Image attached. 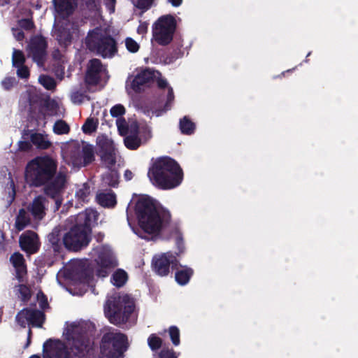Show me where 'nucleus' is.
<instances>
[{"label": "nucleus", "instance_id": "1", "mask_svg": "<svg viewBox=\"0 0 358 358\" xmlns=\"http://www.w3.org/2000/svg\"><path fill=\"white\" fill-rule=\"evenodd\" d=\"M57 162L48 155L38 156L30 160L24 170V180L30 187H43V193L55 201L58 209L62 203L66 183L64 172L57 173Z\"/></svg>", "mask_w": 358, "mask_h": 358}, {"label": "nucleus", "instance_id": "2", "mask_svg": "<svg viewBox=\"0 0 358 358\" xmlns=\"http://www.w3.org/2000/svg\"><path fill=\"white\" fill-rule=\"evenodd\" d=\"M98 217L99 213L92 208L79 213L75 224L64 234V248L69 252H78L88 246L92 240V225L96 223Z\"/></svg>", "mask_w": 358, "mask_h": 358}, {"label": "nucleus", "instance_id": "3", "mask_svg": "<svg viewBox=\"0 0 358 358\" xmlns=\"http://www.w3.org/2000/svg\"><path fill=\"white\" fill-rule=\"evenodd\" d=\"M140 228L148 234H157L171 221L169 211H159L152 199L149 197L139 199L135 206Z\"/></svg>", "mask_w": 358, "mask_h": 358}, {"label": "nucleus", "instance_id": "4", "mask_svg": "<svg viewBox=\"0 0 358 358\" xmlns=\"http://www.w3.org/2000/svg\"><path fill=\"white\" fill-rule=\"evenodd\" d=\"M148 176L152 183L162 189H171L180 185L183 171L179 164L170 157L157 158L149 168Z\"/></svg>", "mask_w": 358, "mask_h": 358}, {"label": "nucleus", "instance_id": "5", "mask_svg": "<svg viewBox=\"0 0 358 358\" xmlns=\"http://www.w3.org/2000/svg\"><path fill=\"white\" fill-rule=\"evenodd\" d=\"M136 301L128 294L115 293L108 298L104 313L108 321L116 326L127 323L135 316Z\"/></svg>", "mask_w": 358, "mask_h": 358}, {"label": "nucleus", "instance_id": "6", "mask_svg": "<svg viewBox=\"0 0 358 358\" xmlns=\"http://www.w3.org/2000/svg\"><path fill=\"white\" fill-rule=\"evenodd\" d=\"M129 348L127 336L117 330L103 334L100 341V353L106 358H123Z\"/></svg>", "mask_w": 358, "mask_h": 358}, {"label": "nucleus", "instance_id": "7", "mask_svg": "<svg viewBox=\"0 0 358 358\" xmlns=\"http://www.w3.org/2000/svg\"><path fill=\"white\" fill-rule=\"evenodd\" d=\"M177 22L171 14L159 17L152 24V38L159 45H169L173 40Z\"/></svg>", "mask_w": 358, "mask_h": 358}, {"label": "nucleus", "instance_id": "8", "mask_svg": "<svg viewBox=\"0 0 358 358\" xmlns=\"http://www.w3.org/2000/svg\"><path fill=\"white\" fill-rule=\"evenodd\" d=\"M87 48L103 58H111L117 52V43L109 35H103L99 32H93L86 38Z\"/></svg>", "mask_w": 358, "mask_h": 358}, {"label": "nucleus", "instance_id": "9", "mask_svg": "<svg viewBox=\"0 0 358 358\" xmlns=\"http://www.w3.org/2000/svg\"><path fill=\"white\" fill-rule=\"evenodd\" d=\"M15 320L22 328H25L27 324L32 327L42 328L45 321V315L40 310L24 308L17 313Z\"/></svg>", "mask_w": 358, "mask_h": 358}, {"label": "nucleus", "instance_id": "10", "mask_svg": "<svg viewBox=\"0 0 358 358\" xmlns=\"http://www.w3.org/2000/svg\"><path fill=\"white\" fill-rule=\"evenodd\" d=\"M179 265L176 256L171 252L155 256L152 260V270L160 276H166L170 272V268L175 270Z\"/></svg>", "mask_w": 358, "mask_h": 358}, {"label": "nucleus", "instance_id": "11", "mask_svg": "<svg viewBox=\"0 0 358 358\" xmlns=\"http://www.w3.org/2000/svg\"><path fill=\"white\" fill-rule=\"evenodd\" d=\"M48 42L45 37L37 35L32 37L28 45V56L38 64H43L47 55Z\"/></svg>", "mask_w": 358, "mask_h": 358}, {"label": "nucleus", "instance_id": "12", "mask_svg": "<svg viewBox=\"0 0 358 358\" xmlns=\"http://www.w3.org/2000/svg\"><path fill=\"white\" fill-rule=\"evenodd\" d=\"M66 340L78 350H83L89 343L87 331L80 326L71 324L65 334Z\"/></svg>", "mask_w": 358, "mask_h": 358}, {"label": "nucleus", "instance_id": "13", "mask_svg": "<svg viewBox=\"0 0 358 358\" xmlns=\"http://www.w3.org/2000/svg\"><path fill=\"white\" fill-rule=\"evenodd\" d=\"M155 72L150 69H145L138 72L134 77L130 76L127 83L130 80V87L136 93L141 92L144 87L154 82Z\"/></svg>", "mask_w": 358, "mask_h": 358}, {"label": "nucleus", "instance_id": "14", "mask_svg": "<svg viewBox=\"0 0 358 358\" xmlns=\"http://www.w3.org/2000/svg\"><path fill=\"white\" fill-rule=\"evenodd\" d=\"M43 358H69L64 344L59 340L49 338L43 345Z\"/></svg>", "mask_w": 358, "mask_h": 358}, {"label": "nucleus", "instance_id": "15", "mask_svg": "<svg viewBox=\"0 0 358 358\" xmlns=\"http://www.w3.org/2000/svg\"><path fill=\"white\" fill-rule=\"evenodd\" d=\"M19 243L21 250L28 255L38 252L41 246L38 234L31 230H28L20 235Z\"/></svg>", "mask_w": 358, "mask_h": 358}, {"label": "nucleus", "instance_id": "16", "mask_svg": "<svg viewBox=\"0 0 358 358\" xmlns=\"http://www.w3.org/2000/svg\"><path fill=\"white\" fill-rule=\"evenodd\" d=\"M103 65L100 59H92L89 62L86 71L85 82L87 85L96 86L101 80V73Z\"/></svg>", "mask_w": 358, "mask_h": 358}, {"label": "nucleus", "instance_id": "17", "mask_svg": "<svg viewBox=\"0 0 358 358\" xmlns=\"http://www.w3.org/2000/svg\"><path fill=\"white\" fill-rule=\"evenodd\" d=\"M47 199L43 195L36 196L27 206V210L36 220H42L46 215Z\"/></svg>", "mask_w": 358, "mask_h": 358}, {"label": "nucleus", "instance_id": "18", "mask_svg": "<svg viewBox=\"0 0 358 358\" xmlns=\"http://www.w3.org/2000/svg\"><path fill=\"white\" fill-rule=\"evenodd\" d=\"M63 237L64 234L59 227H55L47 236V245L55 255L61 254L64 250Z\"/></svg>", "mask_w": 358, "mask_h": 358}, {"label": "nucleus", "instance_id": "19", "mask_svg": "<svg viewBox=\"0 0 358 358\" xmlns=\"http://www.w3.org/2000/svg\"><path fill=\"white\" fill-rule=\"evenodd\" d=\"M99 155L101 159L108 167L113 166L116 163L115 148L112 142L104 141L99 143Z\"/></svg>", "mask_w": 358, "mask_h": 358}, {"label": "nucleus", "instance_id": "20", "mask_svg": "<svg viewBox=\"0 0 358 358\" xmlns=\"http://www.w3.org/2000/svg\"><path fill=\"white\" fill-rule=\"evenodd\" d=\"M10 260L15 269L16 278L20 282H24L27 270L23 255L20 252H15L10 256Z\"/></svg>", "mask_w": 358, "mask_h": 358}, {"label": "nucleus", "instance_id": "21", "mask_svg": "<svg viewBox=\"0 0 358 358\" xmlns=\"http://www.w3.org/2000/svg\"><path fill=\"white\" fill-rule=\"evenodd\" d=\"M52 2L57 13L63 17L71 15L77 6L76 0H53Z\"/></svg>", "mask_w": 358, "mask_h": 358}, {"label": "nucleus", "instance_id": "22", "mask_svg": "<svg viewBox=\"0 0 358 358\" xmlns=\"http://www.w3.org/2000/svg\"><path fill=\"white\" fill-rule=\"evenodd\" d=\"M81 152L80 158L76 157L74 159L75 166L85 167L95 160L94 150L92 145L86 144L83 145Z\"/></svg>", "mask_w": 358, "mask_h": 358}, {"label": "nucleus", "instance_id": "23", "mask_svg": "<svg viewBox=\"0 0 358 358\" xmlns=\"http://www.w3.org/2000/svg\"><path fill=\"white\" fill-rule=\"evenodd\" d=\"M73 277L80 282H88L92 278L90 268L84 263L80 262L72 268Z\"/></svg>", "mask_w": 358, "mask_h": 358}, {"label": "nucleus", "instance_id": "24", "mask_svg": "<svg viewBox=\"0 0 358 358\" xmlns=\"http://www.w3.org/2000/svg\"><path fill=\"white\" fill-rule=\"evenodd\" d=\"M55 36L61 47L67 48L72 43L73 34L66 27L59 26L55 30Z\"/></svg>", "mask_w": 358, "mask_h": 358}, {"label": "nucleus", "instance_id": "25", "mask_svg": "<svg viewBox=\"0 0 358 358\" xmlns=\"http://www.w3.org/2000/svg\"><path fill=\"white\" fill-rule=\"evenodd\" d=\"M175 280L180 285H187L194 274V270L187 266H182L180 263L176 269Z\"/></svg>", "mask_w": 358, "mask_h": 358}, {"label": "nucleus", "instance_id": "26", "mask_svg": "<svg viewBox=\"0 0 358 358\" xmlns=\"http://www.w3.org/2000/svg\"><path fill=\"white\" fill-rule=\"evenodd\" d=\"M96 200L100 206L105 208L114 207L117 203L116 196L112 191L107 193L101 192L97 194Z\"/></svg>", "mask_w": 358, "mask_h": 358}, {"label": "nucleus", "instance_id": "27", "mask_svg": "<svg viewBox=\"0 0 358 358\" xmlns=\"http://www.w3.org/2000/svg\"><path fill=\"white\" fill-rule=\"evenodd\" d=\"M31 222V218L24 208H20L15 217V227L18 231L25 229Z\"/></svg>", "mask_w": 358, "mask_h": 358}, {"label": "nucleus", "instance_id": "28", "mask_svg": "<svg viewBox=\"0 0 358 358\" xmlns=\"http://www.w3.org/2000/svg\"><path fill=\"white\" fill-rule=\"evenodd\" d=\"M124 143L127 148L135 150L141 145L142 141L137 133H131L130 134L125 136L124 138Z\"/></svg>", "mask_w": 358, "mask_h": 358}, {"label": "nucleus", "instance_id": "29", "mask_svg": "<svg viewBox=\"0 0 358 358\" xmlns=\"http://www.w3.org/2000/svg\"><path fill=\"white\" fill-rule=\"evenodd\" d=\"M179 127L181 133L185 135H192L196 129L195 124L187 116L180 120Z\"/></svg>", "mask_w": 358, "mask_h": 358}, {"label": "nucleus", "instance_id": "30", "mask_svg": "<svg viewBox=\"0 0 358 358\" xmlns=\"http://www.w3.org/2000/svg\"><path fill=\"white\" fill-rule=\"evenodd\" d=\"M31 142L39 149L45 150L50 147L51 143L40 133H34L30 136Z\"/></svg>", "mask_w": 358, "mask_h": 358}, {"label": "nucleus", "instance_id": "31", "mask_svg": "<svg viewBox=\"0 0 358 358\" xmlns=\"http://www.w3.org/2000/svg\"><path fill=\"white\" fill-rule=\"evenodd\" d=\"M128 275L122 269H117L111 277L112 283L117 287H122L127 282Z\"/></svg>", "mask_w": 358, "mask_h": 358}, {"label": "nucleus", "instance_id": "32", "mask_svg": "<svg viewBox=\"0 0 358 358\" xmlns=\"http://www.w3.org/2000/svg\"><path fill=\"white\" fill-rule=\"evenodd\" d=\"M17 288L16 295L24 303L28 302L31 297V289L24 284H19Z\"/></svg>", "mask_w": 358, "mask_h": 358}, {"label": "nucleus", "instance_id": "33", "mask_svg": "<svg viewBox=\"0 0 358 358\" xmlns=\"http://www.w3.org/2000/svg\"><path fill=\"white\" fill-rule=\"evenodd\" d=\"M148 345L154 352H157L160 349L162 350L164 347L163 345V340L156 334H151L148 336Z\"/></svg>", "mask_w": 358, "mask_h": 358}, {"label": "nucleus", "instance_id": "34", "mask_svg": "<svg viewBox=\"0 0 358 358\" xmlns=\"http://www.w3.org/2000/svg\"><path fill=\"white\" fill-rule=\"evenodd\" d=\"M90 193V187L88 183L85 182L83 184L82 187L76 191V196L78 201L87 203L90 200L89 197Z\"/></svg>", "mask_w": 358, "mask_h": 358}, {"label": "nucleus", "instance_id": "35", "mask_svg": "<svg viewBox=\"0 0 358 358\" xmlns=\"http://www.w3.org/2000/svg\"><path fill=\"white\" fill-rule=\"evenodd\" d=\"M53 131L58 135L66 134L70 131V127L64 120H59L55 123Z\"/></svg>", "mask_w": 358, "mask_h": 358}, {"label": "nucleus", "instance_id": "36", "mask_svg": "<svg viewBox=\"0 0 358 358\" xmlns=\"http://www.w3.org/2000/svg\"><path fill=\"white\" fill-rule=\"evenodd\" d=\"M155 1L156 0H134V5L136 8L141 10L142 13H145L156 5Z\"/></svg>", "mask_w": 358, "mask_h": 358}, {"label": "nucleus", "instance_id": "37", "mask_svg": "<svg viewBox=\"0 0 358 358\" xmlns=\"http://www.w3.org/2000/svg\"><path fill=\"white\" fill-rule=\"evenodd\" d=\"M39 82L48 90H55L57 85L55 80L49 76H41L39 77Z\"/></svg>", "mask_w": 358, "mask_h": 358}, {"label": "nucleus", "instance_id": "38", "mask_svg": "<svg viewBox=\"0 0 358 358\" xmlns=\"http://www.w3.org/2000/svg\"><path fill=\"white\" fill-rule=\"evenodd\" d=\"M26 61L24 55L22 50H13V56H12V64L14 67L18 66H22L24 64Z\"/></svg>", "mask_w": 358, "mask_h": 358}, {"label": "nucleus", "instance_id": "39", "mask_svg": "<svg viewBox=\"0 0 358 358\" xmlns=\"http://www.w3.org/2000/svg\"><path fill=\"white\" fill-rule=\"evenodd\" d=\"M169 334L172 343L178 346L180 343V330L176 326H171L169 329Z\"/></svg>", "mask_w": 358, "mask_h": 358}, {"label": "nucleus", "instance_id": "40", "mask_svg": "<svg viewBox=\"0 0 358 358\" xmlns=\"http://www.w3.org/2000/svg\"><path fill=\"white\" fill-rule=\"evenodd\" d=\"M97 122L92 118H87L82 127V130L85 134H91L96 130Z\"/></svg>", "mask_w": 358, "mask_h": 358}, {"label": "nucleus", "instance_id": "41", "mask_svg": "<svg viewBox=\"0 0 358 358\" xmlns=\"http://www.w3.org/2000/svg\"><path fill=\"white\" fill-rule=\"evenodd\" d=\"M182 45L180 46H177L176 48H173L172 52H171L170 56H168L165 59V62L166 64H170L176 60L177 59L181 57L183 55V52L181 50Z\"/></svg>", "mask_w": 358, "mask_h": 358}, {"label": "nucleus", "instance_id": "42", "mask_svg": "<svg viewBox=\"0 0 358 358\" xmlns=\"http://www.w3.org/2000/svg\"><path fill=\"white\" fill-rule=\"evenodd\" d=\"M174 93L173 88L171 87H168V93H167V97L166 103L164 105V107L162 110V112L166 113V111L171 110L172 103L174 101Z\"/></svg>", "mask_w": 358, "mask_h": 358}, {"label": "nucleus", "instance_id": "43", "mask_svg": "<svg viewBox=\"0 0 358 358\" xmlns=\"http://www.w3.org/2000/svg\"><path fill=\"white\" fill-rule=\"evenodd\" d=\"M155 358H178V357L173 349L164 345Z\"/></svg>", "mask_w": 358, "mask_h": 358}, {"label": "nucleus", "instance_id": "44", "mask_svg": "<svg viewBox=\"0 0 358 358\" xmlns=\"http://www.w3.org/2000/svg\"><path fill=\"white\" fill-rule=\"evenodd\" d=\"M120 135L125 136L129 132V126L124 118H118L116 121Z\"/></svg>", "mask_w": 358, "mask_h": 358}, {"label": "nucleus", "instance_id": "45", "mask_svg": "<svg viewBox=\"0 0 358 358\" xmlns=\"http://www.w3.org/2000/svg\"><path fill=\"white\" fill-rule=\"evenodd\" d=\"M125 45L127 50L132 53L137 52L140 48L138 43L130 37L125 39Z\"/></svg>", "mask_w": 358, "mask_h": 358}, {"label": "nucleus", "instance_id": "46", "mask_svg": "<svg viewBox=\"0 0 358 358\" xmlns=\"http://www.w3.org/2000/svg\"><path fill=\"white\" fill-rule=\"evenodd\" d=\"M82 155L80 146L79 144H76L73 145L70 151H69V157L71 161V163L75 166V159L76 157L80 158V156Z\"/></svg>", "mask_w": 358, "mask_h": 358}, {"label": "nucleus", "instance_id": "47", "mask_svg": "<svg viewBox=\"0 0 358 358\" xmlns=\"http://www.w3.org/2000/svg\"><path fill=\"white\" fill-rule=\"evenodd\" d=\"M111 116L114 117H119L126 113V109L122 104H116L113 106L110 110Z\"/></svg>", "mask_w": 358, "mask_h": 358}, {"label": "nucleus", "instance_id": "48", "mask_svg": "<svg viewBox=\"0 0 358 358\" xmlns=\"http://www.w3.org/2000/svg\"><path fill=\"white\" fill-rule=\"evenodd\" d=\"M85 96V92L76 90L71 93V99L73 103L80 104L83 102Z\"/></svg>", "mask_w": 358, "mask_h": 358}, {"label": "nucleus", "instance_id": "49", "mask_svg": "<svg viewBox=\"0 0 358 358\" xmlns=\"http://www.w3.org/2000/svg\"><path fill=\"white\" fill-rule=\"evenodd\" d=\"M16 83H17V81H16L15 78H14V77H6L1 81L2 87L5 90H11Z\"/></svg>", "mask_w": 358, "mask_h": 358}, {"label": "nucleus", "instance_id": "50", "mask_svg": "<svg viewBox=\"0 0 358 358\" xmlns=\"http://www.w3.org/2000/svg\"><path fill=\"white\" fill-rule=\"evenodd\" d=\"M15 68L17 69V75L19 78H23V79H27L29 77V76H30L29 69L24 64H23L22 66H16Z\"/></svg>", "mask_w": 358, "mask_h": 358}, {"label": "nucleus", "instance_id": "51", "mask_svg": "<svg viewBox=\"0 0 358 358\" xmlns=\"http://www.w3.org/2000/svg\"><path fill=\"white\" fill-rule=\"evenodd\" d=\"M176 245L178 249V251L175 252V256H180L185 251V245L183 238L181 235H178L176 238Z\"/></svg>", "mask_w": 358, "mask_h": 358}, {"label": "nucleus", "instance_id": "52", "mask_svg": "<svg viewBox=\"0 0 358 358\" xmlns=\"http://www.w3.org/2000/svg\"><path fill=\"white\" fill-rule=\"evenodd\" d=\"M104 180L106 182L113 187H115L118 184L117 177L112 173L106 175Z\"/></svg>", "mask_w": 358, "mask_h": 358}, {"label": "nucleus", "instance_id": "53", "mask_svg": "<svg viewBox=\"0 0 358 358\" xmlns=\"http://www.w3.org/2000/svg\"><path fill=\"white\" fill-rule=\"evenodd\" d=\"M20 25L25 30H31L34 27L33 21L29 19H22L20 22Z\"/></svg>", "mask_w": 358, "mask_h": 358}, {"label": "nucleus", "instance_id": "54", "mask_svg": "<svg viewBox=\"0 0 358 358\" xmlns=\"http://www.w3.org/2000/svg\"><path fill=\"white\" fill-rule=\"evenodd\" d=\"M32 146L30 142L26 141H20L18 143V150L20 151L27 152L31 149Z\"/></svg>", "mask_w": 358, "mask_h": 358}, {"label": "nucleus", "instance_id": "55", "mask_svg": "<svg viewBox=\"0 0 358 358\" xmlns=\"http://www.w3.org/2000/svg\"><path fill=\"white\" fill-rule=\"evenodd\" d=\"M115 3L116 0H106L105 4L110 13L115 12Z\"/></svg>", "mask_w": 358, "mask_h": 358}, {"label": "nucleus", "instance_id": "56", "mask_svg": "<svg viewBox=\"0 0 358 358\" xmlns=\"http://www.w3.org/2000/svg\"><path fill=\"white\" fill-rule=\"evenodd\" d=\"M101 266L103 267H110L113 266V262L109 259L100 257Z\"/></svg>", "mask_w": 358, "mask_h": 358}, {"label": "nucleus", "instance_id": "57", "mask_svg": "<svg viewBox=\"0 0 358 358\" xmlns=\"http://www.w3.org/2000/svg\"><path fill=\"white\" fill-rule=\"evenodd\" d=\"M157 86L159 89H165L169 87L167 80L163 78H159L157 80Z\"/></svg>", "mask_w": 358, "mask_h": 358}, {"label": "nucleus", "instance_id": "58", "mask_svg": "<svg viewBox=\"0 0 358 358\" xmlns=\"http://www.w3.org/2000/svg\"><path fill=\"white\" fill-rule=\"evenodd\" d=\"M86 6L90 8L93 9L96 7V0H85Z\"/></svg>", "mask_w": 358, "mask_h": 358}, {"label": "nucleus", "instance_id": "59", "mask_svg": "<svg viewBox=\"0 0 358 358\" xmlns=\"http://www.w3.org/2000/svg\"><path fill=\"white\" fill-rule=\"evenodd\" d=\"M39 305L42 309H45L48 306V302L45 296H43V299L41 300Z\"/></svg>", "mask_w": 358, "mask_h": 358}, {"label": "nucleus", "instance_id": "60", "mask_svg": "<svg viewBox=\"0 0 358 358\" xmlns=\"http://www.w3.org/2000/svg\"><path fill=\"white\" fill-rule=\"evenodd\" d=\"M168 2L173 7H178L182 4V0H168Z\"/></svg>", "mask_w": 358, "mask_h": 358}, {"label": "nucleus", "instance_id": "61", "mask_svg": "<svg viewBox=\"0 0 358 358\" xmlns=\"http://www.w3.org/2000/svg\"><path fill=\"white\" fill-rule=\"evenodd\" d=\"M126 180H130L133 178V173L130 170H126L124 174Z\"/></svg>", "mask_w": 358, "mask_h": 358}, {"label": "nucleus", "instance_id": "62", "mask_svg": "<svg viewBox=\"0 0 358 358\" xmlns=\"http://www.w3.org/2000/svg\"><path fill=\"white\" fill-rule=\"evenodd\" d=\"M137 31L138 34H144L147 31V26L145 24H140Z\"/></svg>", "mask_w": 358, "mask_h": 358}, {"label": "nucleus", "instance_id": "63", "mask_svg": "<svg viewBox=\"0 0 358 358\" xmlns=\"http://www.w3.org/2000/svg\"><path fill=\"white\" fill-rule=\"evenodd\" d=\"M52 57L55 59H59L61 57V52L59 49L55 50L52 52Z\"/></svg>", "mask_w": 358, "mask_h": 358}, {"label": "nucleus", "instance_id": "64", "mask_svg": "<svg viewBox=\"0 0 358 358\" xmlns=\"http://www.w3.org/2000/svg\"><path fill=\"white\" fill-rule=\"evenodd\" d=\"M29 358H41L39 355H33L30 356Z\"/></svg>", "mask_w": 358, "mask_h": 358}]
</instances>
